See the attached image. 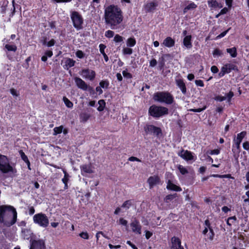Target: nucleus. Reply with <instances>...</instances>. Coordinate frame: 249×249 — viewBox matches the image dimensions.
<instances>
[{
    "label": "nucleus",
    "instance_id": "obj_1",
    "mask_svg": "<svg viewBox=\"0 0 249 249\" xmlns=\"http://www.w3.org/2000/svg\"><path fill=\"white\" fill-rule=\"evenodd\" d=\"M105 23L112 30L121 28L124 17L121 9L116 5H110L105 10Z\"/></svg>",
    "mask_w": 249,
    "mask_h": 249
},
{
    "label": "nucleus",
    "instance_id": "obj_2",
    "mask_svg": "<svg viewBox=\"0 0 249 249\" xmlns=\"http://www.w3.org/2000/svg\"><path fill=\"white\" fill-rule=\"evenodd\" d=\"M12 214V218L9 223V225H14L17 221V213L16 209L12 206L7 205H2L0 206V222L3 223L5 222V218L11 216Z\"/></svg>",
    "mask_w": 249,
    "mask_h": 249
},
{
    "label": "nucleus",
    "instance_id": "obj_3",
    "mask_svg": "<svg viewBox=\"0 0 249 249\" xmlns=\"http://www.w3.org/2000/svg\"><path fill=\"white\" fill-rule=\"evenodd\" d=\"M0 171L3 174H15L17 171L16 168L10 163V159L6 156L0 154Z\"/></svg>",
    "mask_w": 249,
    "mask_h": 249
},
{
    "label": "nucleus",
    "instance_id": "obj_4",
    "mask_svg": "<svg viewBox=\"0 0 249 249\" xmlns=\"http://www.w3.org/2000/svg\"><path fill=\"white\" fill-rule=\"evenodd\" d=\"M154 101L164 103L167 105H171L174 102L173 96L168 91H158L155 92L153 97Z\"/></svg>",
    "mask_w": 249,
    "mask_h": 249
},
{
    "label": "nucleus",
    "instance_id": "obj_5",
    "mask_svg": "<svg viewBox=\"0 0 249 249\" xmlns=\"http://www.w3.org/2000/svg\"><path fill=\"white\" fill-rule=\"evenodd\" d=\"M168 108L156 105L151 106L148 109V115L155 118H159L163 116L168 114Z\"/></svg>",
    "mask_w": 249,
    "mask_h": 249
},
{
    "label": "nucleus",
    "instance_id": "obj_6",
    "mask_svg": "<svg viewBox=\"0 0 249 249\" xmlns=\"http://www.w3.org/2000/svg\"><path fill=\"white\" fill-rule=\"evenodd\" d=\"M73 27L77 30L83 28L84 19L82 15L77 11H72L70 14Z\"/></svg>",
    "mask_w": 249,
    "mask_h": 249
},
{
    "label": "nucleus",
    "instance_id": "obj_7",
    "mask_svg": "<svg viewBox=\"0 0 249 249\" xmlns=\"http://www.w3.org/2000/svg\"><path fill=\"white\" fill-rule=\"evenodd\" d=\"M144 130L146 134L153 135L157 138L160 139L163 136L161 128L153 124H146L144 127Z\"/></svg>",
    "mask_w": 249,
    "mask_h": 249
},
{
    "label": "nucleus",
    "instance_id": "obj_8",
    "mask_svg": "<svg viewBox=\"0 0 249 249\" xmlns=\"http://www.w3.org/2000/svg\"><path fill=\"white\" fill-rule=\"evenodd\" d=\"M33 221L39 226L46 228L49 224V220L47 215L40 213L35 214L33 216Z\"/></svg>",
    "mask_w": 249,
    "mask_h": 249
},
{
    "label": "nucleus",
    "instance_id": "obj_9",
    "mask_svg": "<svg viewBox=\"0 0 249 249\" xmlns=\"http://www.w3.org/2000/svg\"><path fill=\"white\" fill-rule=\"evenodd\" d=\"M232 71H238L237 66L232 63H227L221 68V71L218 73V76L219 78H221L226 73H230Z\"/></svg>",
    "mask_w": 249,
    "mask_h": 249
},
{
    "label": "nucleus",
    "instance_id": "obj_10",
    "mask_svg": "<svg viewBox=\"0 0 249 249\" xmlns=\"http://www.w3.org/2000/svg\"><path fill=\"white\" fill-rule=\"evenodd\" d=\"M80 74L84 78L91 81H93L96 77L95 71L89 68L82 69L80 72Z\"/></svg>",
    "mask_w": 249,
    "mask_h": 249
},
{
    "label": "nucleus",
    "instance_id": "obj_11",
    "mask_svg": "<svg viewBox=\"0 0 249 249\" xmlns=\"http://www.w3.org/2000/svg\"><path fill=\"white\" fill-rule=\"evenodd\" d=\"M29 249H46L45 241L42 239H31Z\"/></svg>",
    "mask_w": 249,
    "mask_h": 249
},
{
    "label": "nucleus",
    "instance_id": "obj_12",
    "mask_svg": "<svg viewBox=\"0 0 249 249\" xmlns=\"http://www.w3.org/2000/svg\"><path fill=\"white\" fill-rule=\"evenodd\" d=\"M149 184L150 189H152L154 186L160 184V178L158 175H154L148 178L147 181Z\"/></svg>",
    "mask_w": 249,
    "mask_h": 249
},
{
    "label": "nucleus",
    "instance_id": "obj_13",
    "mask_svg": "<svg viewBox=\"0 0 249 249\" xmlns=\"http://www.w3.org/2000/svg\"><path fill=\"white\" fill-rule=\"evenodd\" d=\"M166 181L167 183L166 189L168 190L175 192H181L182 191V189L179 186H178L173 183V180L168 179Z\"/></svg>",
    "mask_w": 249,
    "mask_h": 249
},
{
    "label": "nucleus",
    "instance_id": "obj_14",
    "mask_svg": "<svg viewBox=\"0 0 249 249\" xmlns=\"http://www.w3.org/2000/svg\"><path fill=\"white\" fill-rule=\"evenodd\" d=\"M172 249H184L183 246H181V242L180 239L176 236H173L171 238Z\"/></svg>",
    "mask_w": 249,
    "mask_h": 249
},
{
    "label": "nucleus",
    "instance_id": "obj_15",
    "mask_svg": "<svg viewBox=\"0 0 249 249\" xmlns=\"http://www.w3.org/2000/svg\"><path fill=\"white\" fill-rule=\"evenodd\" d=\"M74 81L76 86L80 89L86 91L88 85L81 78L76 77L74 78Z\"/></svg>",
    "mask_w": 249,
    "mask_h": 249
},
{
    "label": "nucleus",
    "instance_id": "obj_16",
    "mask_svg": "<svg viewBox=\"0 0 249 249\" xmlns=\"http://www.w3.org/2000/svg\"><path fill=\"white\" fill-rule=\"evenodd\" d=\"M130 226L134 232H136L139 234H141L142 226L138 220L135 219L132 221L130 224Z\"/></svg>",
    "mask_w": 249,
    "mask_h": 249
},
{
    "label": "nucleus",
    "instance_id": "obj_17",
    "mask_svg": "<svg viewBox=\"0 0 249 249\" xmlns=\"http://www.w3.org/2000/svg\"><path fill=\"white\" fill-rule=\"evenodd\" d=\"M208 5L211 10H216V9H221L223 7V4L218 2L216 0H208Z\"/></svg>",
    "mask_w": 249,
    "mask_h": 249
},
{
    "label": "nucleus",
    "instance_id": "obj_18",
    "mask_svg": "<svg viewBox=\"0 0 249 249\" xmlns=\"http://www.w3.org/2000/svg\"><path fill=\"white\" fill-rule=\"evenodd\" d=\"M177 86L179 88L183 94L185 95L187 93V88L185 83L183 79H178L176 80Z\"/></svg>",
    "mask_w": 249,
    "mask_h": 249
},
{
    "label": "nucleus",
    "instance_id": "obj_19",
    "mask_svg": "<svg viewBox=\"0 0 249 249\" xmlns=\"http://www.w3.org/2000/svg\"><path fill=\"white\" fill-rule=\"evenodd\" d=\"M64 174V177L62 178V181L64 184V189L67 190L68 189V182L70 181L71 176L68 173L65 168H61Z\"/></svg>",
    "mask_w": 249,
    "mask_h": 249
},
{
    "label": "nucleus",
    "instance_id": "obj_20",
    "mask_svg": "<svg viewBox=\"0 0 249 249\" xmlns=\"http://www.w3.org/2000/svg\"><path fill=\"white\" fill-rule=\"evenodd\" d=\"M80 169L82 175H84V173L91 174L94 172L93 167L90 164H83L80 166Z\"/></svg>",
    "mask_w": 249,
    "mask_h": 249
},
{
    "label": "nucleus",
    "instance_id": "obj_21",
    "mask_svg": "<svg viewBox=\"0 0 249 249\" xmlns=\"http://www.w3.org/2000/svg\"><path fill=\"white\" fill-rule=\"evenodd\" d=\"M183 152L184 154H178V155L182 158L183 159L186 160H191L194 159V156L192 155V153L188 150H182L181 153Z\"/></svg>",
    "mask_w": 249,
    "mask_h": 249
},
{
    "label": "nucleus",
    "instance_id": "obj_22",
    "mask_svg": "<svg viewBox=\"0 0 249 249\" xmlns=\"http://www.w3.org/2000/svg\"><path fill=\"white\" fill-rule=\"evenodd\" d=\"M163 45L166 47L171 48L174 46L175 41L170 36H168L164 39L162 43Z\"/></svg>",
    "mask_w": 249,
    "mask_h": 249
},
{
    "label": "nucleus",
    "instance_id": "obj_23",
    "mask_svg": "<svg viewBox=\"0 0 249 249\" xmlns=\"http://www.w3.org/2000/svg\"><path fill=\"white\" fill-rule=\"evenodd\" d=\"M183 45L187 49H191L192 47V36L191 35L186 36L183 40Z\"/></svg>",
    "mask_w": 249,
    "mask_h": 249
},
{
    "label": "nucleus",
    "instance_id": "obj_24",
    "mask_svg": "<svg viewBox=\"0 0 249 249\" xmlns=\"http://www.w3.org/2000/svg\"><path fill=\"white\" fill-rule=\"evenodd\" d=\"M158 5V2L151 1L148 2L145 6V9L147 12H150L156 8Z\"/></svg>",
    "mask_w": 249,
    "mask_h": 249
},
{
    "label": "nucleus",
    "instance_id": "obj_25",
    "mask_svg": "<svg viewBox=\"0 0 249 249\" xmlns=\"http://www.w3.org/2000/svg\"><path fill=\"white\" fill-rule=\"evenodd\" d=\"M65 64L63 66L65 70H68L69 68L73 67L75 64V61L72 58H67L65 62Z\"/></svg>",
    "mask_w": 249,
    "mask_h": 249
},
{
    "label": "nucleus",
    "instance_id": "obj_26",
    "mask_svg": "<svg viewBox=\"0 0 249 249\" xmlns=\"http://www.w3.org/2000/svg\"><path fill=\"white\" fill-rule=\"evenodd\" d=\"M19 154L21 157V159L27 164L28 168L31 170L30 168V162L27 156L25 155L22 150H20L18 151Z\"/></svg>",
    "mask_w": 249,
    "mask_h": 249
},
{
    "label": "nucleus",
    "instance_id": "obj_27",
    "mask_svg": "<svg viewBox=\"0 0 249 249\" xmlns=\"http://www.w3.org/2000/svg\"><path fill=\"white\" fill-rule=\"evenodd\" d=\"M234 143L232 145V151L233 153H239L240 152V144L241 142L235 140H233Z\"/></svg>",
    "mask_w": 249,
    "mask_h": 249
},
{
    "label": "nucleus",
    "instance_id": "obj_28",
    "mask_svg": "<svg viewBox=\"0 0 249 249\" xmlns=\"http://www.w3.org/2000/svg\"><path fill=\"white\" fill-rule=\"evenodd\" d=\"M134 201L132 199H129L125 201L122 205L121 208L124 209L125 211L128 210L133 205Z\"/></svg>",
    "mask_w": 249,
    "mask_h": 249
},
{
    "label": "nucleus",
    "instance_id": "obj_29",
    "mask_svg": "<svg viewBox=\"0 0 249 249\" xmlns=\"http://www.w3.org/2000/svg\"><path fill=\"white\" fill-rule=\"evenodd\" d=\"M177 197H178L177 193L168 195L164 198V202L166 203H169L172 201Z\"/></svg>",
    "mask_w": 249,
    "mask_h": 249
},
{
    "label": "nucleus",
    "instance_id": "obj_30",
    "mask_svg": "<svg viewBox=\"0 0 249 249\" xmlns=\"http://www.w3.org/2000/svg\"><path fill=\"white\" fill-rule=\"evenodd\" d=\"M22 234L24 239L28 240L31 237L32 232L30 230L24 229L22 230Z\"/></svg>",
    "mask_w": 249,
    "mask_h": 249
},
{
    "label": "nucleus",
    "instance_id": "obj_31",
    "mask_svg": "<svg viewBox=\"0 0 249 249\" xmlns=\"http://www.w3.org/2000/svg\"><path fill=\"white\" fill-rule=\"evenodd\" d=\"M196 7V4L194 2H191L188 5L184 8L183 10V13L185 14L187 13L188 10L195 9Z\"/></svg>",
    "mask_w": 249,
    "mask_h": 249
},
{
    "label": "nucleus",
    "instance_id": "obj_32",
    "mask_svg": "<svg viewBox=\"0 0 249 249\" xmlns=\"http://www.w3.org/2000/svg\"><path fill=\"white\" fill-rule=\"evenodd\" d=\"M136 44V40L134 37H130L126 40V45L128 47H133Z\"/></svg>",
    "mask_w": 249,
    "mask_h": 249
},
{
    "label": "nucleus",
    "instance_id": "obj_33",
    "mask_svg": "<svg viewBox=\"0 0 249 249\" xmlns=\"http://www.w3.org/2000/svg\"><path fill=\"white\" fill-rule=\"evenodd\" d=\"M90 115L87 113H82L80 115V121L83 123L86 122L90 117Z\"/></svg>",
    "mask_w": 249,
    "mask_h": 249
},
{
    "label": "nucleus",
    "instance_id": "obj_34",
    "mask_svg": "<svg viewBox=\"0 0 249 249\" xmlns=\"http://www.w3.org/2000/svg\"><path fill=\"white\" fill-rule=\"evenodd\" d=\"M227 52L229 53L232 57H236L237 56V49L235 47L227 49Z\"/></svg>",
    "mask_w": 249,
    "mask_h": 249
},
{
    "label": "nucleus",
    "instance_id": "obj_35",
    "mask_svg": "<svg viewBox=\"0 0 249 249\" xmlns=\"http://www.w3.org/2000/svg\"><path fill=\"white\" fill-rule=\"evenodd\" d=\"M211 177L214 178H227L234 179V178L231 174L219 175V174H212L210 175Z\"/></svg>",
    "mask_w": 249,
    "mask_h": 249
},
{
    "label": "nucleus",
    "instance_id": "obj_36",
    "mask_svg": "<svg viewBox=\"0 0 249 249\" xmlns=\"http://www.w3.org/2000/svg\"><path fill=\"white\" fill-rule=\"evenodd\" d=\"M99 86L104 89H107L109 86V81L107 79L101 80L99 82Z\"/></svg>",
    "mask_w": 249,
    "mask_h": 249
},
{
    "label": "nucleus",
    "instance_id": "obj_37",
    "mask_svg": "<svg viewBox=\"0 0 249 249\" xmlns=\"http://www.w3.org/2000/svg\"><path fill=\"white\" fill-rule=\"evenodd\" d=\"M247 135V132L245 131H242L241 132L237 134L235 141L241 142L244 138Z\"/></svg>",
    "mask_w": 249,
    "mask_h": 249
},
{
    "label": "nucleus",
    "instance_id": "obj_38",
    "mask_svg": "<svg viewBox=\"0 0 249 249\" xmlns=\"http://www.w3.org/2000/svg\"><path fill=\"white\" fill-rule=\"evenodd\" d=\"M4 48L8 51H11L15 52L17 50V47L16 45H10L8 44H6Z\"/></svg>",
    "mask_w": 249,
    "mask_h": 249
},
{
    "label": "nucleus",
    "instance_id": "obj_39",
    "mask_svg": "<svg viewBox=\"0 0 249 249\" xmlns=\"http://www.w3.org/2000/svg\"><path fill=\"white\" fill-rule=\"evenodd\" d=\"M99 106L97 108V110L99 111H102L104 110L105 106H106V102L103 99H101L99 100L98 102Z\"/></svg>",
    "mask_w": 249,
    "mask_h": 249
},
{
    "label": "nucleus",
    "instance_id": "obj_40",
    "mask_svg": "<svg viewBox=\"0 0 249 249\" xmlns=\"http://www.w3.org/2000/svg\"><path fill=\"white\" fill-rule=\"evenodd\" d=\"M209 232L207 234V238L206 239V241H207V240H208L210 241H212L214 239V237L215 236V233H214V231L213 230V228L209 230Z\"/></svg>",
    "mask_w": 249,
    "mask_h": 249
},
{
    "label": "nucleus",
    "instance_id": "obj_41",
    "mask_svg": "<svg viewBox=\"0 0 249 249\" xmlns=\"http://www.w3.org/2000/svg\"><path fill=\"white\" fill-rule=\"evenodd\" d=\"M63 101L67 107L69 108H72L73 107V103L66 97L64 96L63 97Z\"/></svg>",
    "mask_w": 249,
    "mask_h": 249
},
{
    "label": "nucleus",
    "instance_id": "obj_42",
    "mask_svg": "<svg viewBox=\"0 0 249 249\" xmlns=\"http://www.w3.org/2000/svg\"><path fill=\"white\" fill-rule=\"evenodd\" d=\"M178 169L180 173L183 175H184L188 173L187 169L181 165H178Z\"/></svg>",
    "mask_w": 249,
    "mask_h": 249
},
{
    "label": "nucleus",
    "instance_id": "obj_43",
    "mask_svg": "<svg viewBox=\"0 0 249 249\" xmlns=\"http://www.w3.org/2000/svg\"><path fill=\"white\" fill-rule=\"evenodd\" d=\"M63 125H60L58 127H55L53 128V135H56L62 133L63 130Z\"/></svg>",
    "mask_w": 249,
    "mask_h": 249
},
{
    "label": "nucleus",
    "instance_id": "obj_44",
    "mask_svg": "<svg viewBox=\"0 0 249 249\" xmlns=\"http://www.w3.org/2000/svg\"><path fill=\"white\" fill-rule=\"evenodd\" d=\"M130 47H125L123 48V53L124 54H128L130 55L133 53V50L131 48H130Z\"/></svg>",
    "mask_w": 249,
    "mask_h": 249
},
{
    "label": "nucleus",
    "instance_id": "obj_45",
    "mask_svg": "<svg viewBox=\"0 0 249 249\" xmlns=\"http://www.w3.org/2000/svg\"><path fill=\"white\" fill-rule=\"evenodd\" d=\"M222 54V51L218 48L215 49L213 52V55L214 57L221 56Z\"/></svg>",
    "mask_w": 249,
    "mask_h": 249
},
{
    "label": "nucleus",
    "instance_id": "obj_46",
    "mask_svg": "<svg viewBox=\"0 0 249 249\" xmlns=\"http://www.w3.org/2000/svg\"><path fill=\"white\" fill-rule=\"evenodd\" d=\"M122 74L124 77L127 79H131L133 77L131 73L127 72V69H126L125 70L123 71Z\"/></svg>",
    "mask_w": 249,
    "mask_h": 249
},
{
    "label": "nucleus",
    "instance_id": "obj_47",
    "mask_svg": "<svg viewBox=\"0 0 249 249\" xmlns=\"http://www.w3.org/2000/svg\"><path fill=\"white\" fill-rule=\"evenodd\" d=\"M165 66V61L163 58L159 60L158 68L160 70H163Z\"/></svg>",
    "mask_w": 249,
    "mask_h": 249
},
{
    "label": "nucleus",
    "instance_id": "obj_48",
    "mask_svg": "<svg viewBox=\"0 0 249 249\" xmlns=\"http://www.w3.org/2000/svg\"><path fill=\"white\" fill-rule=\"evenodd\" d=\"M89 92L90 94L92 95V96H94V95L96 94V92L95 91V90L93 88L89 85H88V88L87 89V90Z\"/></svg>",
    "mask_w": 249,
    "mask_h": 249
},
{
    "label": "nucleus",
    "instance_id": "obj_49",
    "mask_svg": "<svg viewBox=\"0 0 249 249\" xmlns=\"http://www.w3.org/2000/svg\"><path fill=\"white\" fill-rule=\"evenodd\" d=\"M0 249H8L6 242L2 239L0 240Z\"/></svg>",
    "mask_w": 249,
    "mask_h": 249
},
{
    "label": "nucleus",
    "instance_id": "obj_50",
    "mask_svg": "<svg viewBox=\"0 0 249 249\" xmlns=\"http://www.w3.org/2000/svg\"><path fill=\"white\" fill-rule=\"evenodd\" d=\"M226 98L227 99V101L228 102H230L231 100V98L234 96V93L232 91H230L229 93L226 94Z\"/></svg>",
    "mask_w": 249,
    "mask_h": 249
},
{
    "label": "nucleus",
    "instance_id": "obj_51",
    "mask_svg": "<svg viewBox=\"0 0 249 249\" xmlns=\"http://www.w3.org/2000/svg\"><path fill=\"white\" fill-rule=\"evenodd\" d=\"M114 35V33L111 30H107L105 32V36L107 38H111Z\"/></svg>",
    "mask_w": 249,
    "mask_h": 249
},
{
    "label": "nucleus",
    "instance_id": "obj_52",
    "mask_svg": "<svg viewBox=\"0 0 249 249\" xmlns=\"http://www.w3.org/2000/svg\"><path fill=\"white\" fill-rule=\"evenodd\" d=\"M113 40L115 42L119 43L123 41V37L117 34L115 36Z\"/></svg>",
    "mask_w": 249,
    "mask_h": 249
},
{
    "label": "nucleus",
    "instance_id": "obj_53",
    "mask_svg": "<svg viewBox=\"0 0 249 249\" xmlns=\"http://www.w3.org/2000/svg\"><path fill=\"white\" fill-rule=\"evenodd\" d=\"M79 236L84 239H88L89 238V233L87 231H82L79 233Z\"/></svg>",
    "mask_w": 249,
    "mask_h": 249
},
{
    "label": "nucleus",
    "instance_id": "obj_54",
    "mask_svg": "<svg viewBox=\"0 0 249 249\" xmlns=\"http://www.w3.org/2000/svg\"><path fill=\"white\" fill-rule=\"evenodd\" d=\"M75 55L76 57L80 59L84 58L85 56V53L81 50H78L76 52Z\"/></svg>",
    "mask_w": 249,
    "mask_h": 249
},
{
    "label": "nucleus",
    "instance_id": "obj_55",
    "mask_svg": "<svg viewBox=\"0 0 249 249\" xmlns=\"http://www.w3.org/2000/svg\"><path fill=\"white\" fill-rule=\"evenodd\" d=\"M174 178V176L171 173L168 172L165 173V179L166 181L168 180V179H171L173 180Z\"/></svg>",
    "mask_w": 249,
    "mask_h": 249
},
{
    "label": "nucleus",
    "instance_id": "obj_56",
    "mask_svg": "<svg viewBox=\"0 0 249 249\" xmlns=\"http://www.w3.org/2000/svg\"><path fill=\"white\" fill-rule=\"evenodd\" d=\"M204 224L205 225V227L209 229V230L213 228L210 221L208 219H207L205 220Z\"/></svg>",
    "mask_w": 249,
    "mask_h": 249
},
{
    "label": "nucleus",
    "instance_id": "obj_57",
    "mask_svg": "<svg viewBox=\"0 0 249 249\" xmlns=\"http://www.w3.org/2000/svg\"><path fill=\"white\" fill-rule=\"evenodd\" d=\"M214 99L216 101L222 102L225 100L226 99V97L225 96L217 95L214 98Z\"/></svg>",
    "mask_w": 249,
    "mask_h": 249
},
{
    "label": "nucleus",
    "instance_id": "obj_58",
    "mask_svg": "<svg viewBox=\"0 0 249 249\" xmlns=\"http://www.w3.org/2000/svg\"><path fill=\"white\" fill-rule=\"evenodd\" d=\"M56 41L54 39H51L49 41H48L45 46L48 47H51L54 45Z\"/></svg>",
    "mask_w": 249,
    "mask_h": 249
},
{
    "label": "nucleus",
    "instance_id": "obj_59",
    "mask_svg": "<svg viewBox=\"0 0 249 249\" xmlns=\"http://www.w3.org/2000/svg\"><path fill=\"white\" fill-rule=\"evenodd\" d=\"M99 50H100L101 53L102 54H105V49L107 47L106 46L105 44H100L99 46Z\"/></svg>",
    "mask_w": 249,
    "mask_h": 249
},
{
    "label": "nucleus",
    "instance_id": "obj_60",
    "mask_svg": "<svg viewBox=\"0 0 249 249\" xmlns=\"http://www.w3.org/2000/svg\"><path fill=\"white\" fill-rule=\"evenodd\" d=\"M230 28H229L227 30L222 32L221 34H220L218 36H217L216 39H219L223 37L226 36V35L228 33Z\"/></svg>",
    "mask_w": 249,
    "mask_h": 249
},
{
    "label": "nucleus",
    "instance_id": "obj_61",
    "mask_svg": "<svg viewBox=\"0 0 249 249\" xmlns=\"http://www.w3.org/2000/svg\"><path fill=\"white\" fill-rule=\"evenodd\" d=\"M206 108V107H204L202 108L191 109L190 110L191 111H192L194 112H200L202 111L203 110H205Z\"/></svg>",
    "mask_w": 249,
    "mask_h": 249
},
{
    "label": "nucleus",
    "instance_id": "obj_62",
    "mask_svg": "<svg viewBox=\"0 0 249 249\" xmlns=\"http://www.w3.org/2000/svg\"><path fill=\"white\" fill-rule=\"evenodd\" d=\"M195 84L197 86L203 87L204 86V84L203 81L201 80H195Z\"/></svg>",
    "mask_w": 249,
    "mask_h": 249
},
{
    "label": "nucleus",
    "instance_id": "obj_63",
    "mask_svg": "<svg viewBox=\"0 0 249 249\" xmlns=\"http://www.w3.org/2000/svg\"><path fill=\"white\" fill-rule=\"evenodd\" d=\"M102 89L103 88H101L100 86L96 87L95 88V90L96 91V94H97L98 93V94L99 95L102 94L103 93V91Z\"/></svg>",
    "mask_w": 249,
    "mask_h": 249
},
{
    "label": "nucleus",
    "instance_id": "obj_64",
    "mask_svg": "<svg viewBox=\"0 0 249 249\" xmlns=\"http://www.w3.org/2000/svg\"><path fill=\"white\" fill-rule=\"evenodd\" d=\"M243 147L245 150H249V142L248 141H246L243 143Z\"/></svg>",
    "mask_w": 249,
    "mask_h": 249
}]
</instances>
